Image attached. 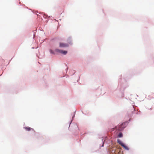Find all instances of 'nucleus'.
Returning <instances> with one entry per match:
<instances>
[{
  "label": "nucleus",
  "mask_w": 154,
  "mask_h": 154,
  "mask_svg": "<svg viewBox=\"0 0 154 154\" xmlns=\"http://www.w3.org/2000/svg\"><path fill=\"white\" fill-rule=\"evenodd\" d=\"M118 154H122V153L121 152V151H120L118 153Z\"/></svg>",
  "instance_id": "0eeeda50"
},
{
  "label": "nucleus",
  "mask_w": 154,
  "mask_h": 154,
  "mask_svg": "<svg viewBox=\"0 0 154 154\" xmlns=\"http://www.w3.org/2000/svg\"><path fill=\"white\" fill-rule=\"evenodd\" d=\"M68 44L63 42H60L59 44V47L61 48H65L68 46Z\"/></svg>",
  "instance_id": "20e7f679"
},
{
  "label": "nucleus",
  "mask_w": 154,
  "mask_h": 154,
  "mask_svg": "<svg viewBox=\"0 0 154 154\" xmlns=\"http://www.w3.org/2000/svg\"><path fill=\"white\" fill-rule=\"evenodd\" d=\"M118 143L120 144L125 149L127 150H129V148L128 146H125V145L123 143L121 140H117Z\"/></svg>",
  "instance_id": "f257e3e1"
},
{
  "label": "nucleus",
  "mask_w": 154,
  "mask_h": 154,
  "mask_svg": "<svg viewBox=\"0 0 154 154\" xmlns=\"http://www.w3.org/2000/svg\"><path fill=\"white\" fill-rule=\"evenodd\" d=\"M122 136L123 135L122 133L121 132H120L118 135V137H122Z\"/></svg>",
  "instance_id": "423d86ee"
},
{
  "label": "nucleus",
  "mask_w": 154,
  "mask_h": 154,
  "mask_svg": "<svg viewBox=\"0 0 154 154\" xmlns=\"http://www.w3.org/2000/svg\"><path fill=\"white\" fill-rule=\"evenodd\" d=\"M126 123H123L122 124L119 125V129L120 131L122 130L126 126Z\"/></svg>",
  "instance_id": "f03ea898"
},
{
  "label": "nucleus",
  "mask_w": 154,
  "mask_h": 154,
  "mask_svg": "<svg viewBox=\"0 0 154 154\" xmlns=\"http://www.w3.org/2000/svg\"><path fill=\"white\" fill-rule=\"evenodd\" d=\"M55 51L57 52L63 54L64 55L66 54L67 53V51H63L59 49H56Z\"/></svg>",
  "instance_id": "7ed1b4c3"
},
{
  "label": "nucleus",
  "mask_w": 154,
  "mask_h": 154,
  "mask_svg": "<svg viewBox=\"0 0 154 154\" xmlns=\"http://www.w3.org/2000/svg\"><path fill=\"white\" fill-rule=\"evenodd\" d=\"M24 129L27 131H30L31 129H32L30 127H24Z\"/></svg>",
  "instance_id": "39448f33"
}]
</instances>
